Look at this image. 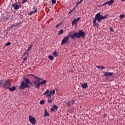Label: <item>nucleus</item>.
Instances as JSON below:
<instances>
[{
  "instance_id": "2",
  "label": "nucleus",
  "mask_w": 125,
  "mask_h": 125,
  "mask_svg": "<svg viewBox=\"0 0 125 125\" xmlns=\"http://www.w3.org/2000/svg\"><path fill=\"white\" fill-rule=\"evenodd\" d=\"M0 87L9 89L10 91H14V90H16V87L12 86L11 87V83L9 80L3 79L0 80Z\"/></svg>"
},
{
  "instance_id": "30",
  "label": "nucleus",
  "mask_w": 125,
  "mask_h": 125,
  "mask_svg": "<svg viewBox=\"0 0 125 125\" xmlns=\"http://www.w3.org/2000/svg\"><path fill=\"white\" fill-rule=\"evenodd\" d=\"M51 94H52V90H51L48 95L50 96V97H51Z\"/></svg>"
},
{
  "instance_id": "5",
  "label": "nucleus",
  "mask_w": 125,
  "mask_h": 125,
  "mask_svg": "<svg viewBox=\"0 0 125 125\" xmlns=\"http://www.w3.org/2000/svg\"><path fill=\"white\" fill-rule=\"evenodd\" d=\"M41 81H42V79L39 78V80L37 79V80L33 82V83L35 84L34 86L36 88H39L40 85H43V84H45L46 83V80H43L42 82H40Z\"/></svg>"
},
{
  "instance_id": "43",
  "label": "nucleus",
  "mask_w": 125,
  "mask_h": 125,
  "mask_svg": "<svg viewBox=\"0 0 125 125\" xmlns=\"http://www.w3.org/2000/svg\"><path fill=\"white\" fill-rule=\"evenodd\" d=\"M106 116H107V114H104V118H106Z\"/></svg>"
},
{
  "instance_id": "42",
  "label": "nucleus",
  "mask_w": 125,
  "mask_h": 125,
  "mask_svg": "<svg viewBox=\"0 0 125 125\" xmlns=\"http://www.w3.org/2000/svg\"><path fill=\"white\" fill-rule=\"evenodd\" d=\"M14 27L13 24H12V25H11V26L10 27V29H12V27Z\"/></svg>"
},
{
  "instance_id": "45",
  "label": "nucleus",
  "mask_w": 125,
  "mask_h": 125,
  "mask_svg": "<svg viewBox=\"0 0 125 125\" xmlns=\"http://www.w3.org/2000/svg\"><path fill=\"white\" fill-rule=\"evenodd\" d=\"M14 27H17V26H18L17 24H15L13 25Z\"/></svg>"
},
{
  "instance_id": "16",
  "label": "nucleus",
  "mask_w": 125,
  "mask_h": 125,
  "mask_svg": "<svg viewBox=\"0 0 125 125\" xmlns=\"http://www.w3.org/2000/svg\"><path fill=\"white\" fill-rule=\"evenodd\" d=\"M53 55L55 56V57H57V56H58V53H57V51H54V52L53 53Z\"/></svg>"
},
{
  "instance_id": "1",
  "label": "nucleus",
  "mask_w": 125,
  "mask_h": 125,
  "mask_svg": "<svg viewBox=\"0 0 125 125\" xmlns=\"http://www.w3.org/2000/svg\"><path fill=\"white\" fill-rule=\"evenodd\" d=\"M70 38H71V40H75L76 38L77 39L85 38V33L83 31V30H80L78 32H74L73 34L65 36L62 40L61 45H63V44L67 43V42H68Z\"/></svg>"
},
{
  "instance_id": "51",
  "label": "nucleus",
  "mask_w": 125,
  "mask_h": 125,
  "mask_svg": "<svg viewBox=\"0 0 125 125\" xmlns=\"http://www.w3.org/2000/svg\"><path fill=\"white\" fill-rule=\"evenodd\" d=\"M27 125H30V124H28Z\"/></svg>"
},
{
  "instance_id": "33",
  "label": "nucleus",
  "mask_w": 125,
  "mask_h": 125,
  "mask_svg": "<svg viewBox=\"0 0 125 125\" xmlns=\"http://www.w3.org/2000/svg\"><path fill=\"white\" fill-rule=\"evenodd\" d=\"M25 2H27V0H23L21 2L22 3H25Z\"/></svg>"
},
{
  "instance_id": "46",
  "label": "nucleus",
  "mask_w": 125,
  "mask_h": 125,
  "mask_svg": "<svg viewBox=\"0 0 125 125\" xmlns=\"http://www.w3.org/2000/svg\"><path fill=\"white\" fill-rule=\"evenodd\" d=\"M104 5H105V3L102 4V6H104Z\"/></svg>"
},
{
  "instance_id": "11",
  "label": "nucleus",
  "mask_w": 125,
  "mask_h": 125,
  "mask_svg": "<svg viewBox=\"0 0 125 125\" xmlns=\"http://www.w3.org/2000/svg\"><path fill=\"white\" fill-rule=\"evenodd\" d=\"M12 7H15L14 8L15 10H17V9H19V8H20V7H19V5L17 4L16 3L15 4H12Z\"/></svg>"
},
{
  "instance_id": "8",
  "label": "nucleus",
  "mask_w": 125,
  "mask_h": 125,
  "mask_svg": "<svg viewBox=\"0 0 125 125\" xmlns=\"http://www.w3.org/2000/svg\"><path fill=\"white\" fill-rule=\"evenodd\" d=\"M114 75V72H104V77H112Z\"/></svg>"
},
{
  "instance_id": "27",
  "label": "nucleus",
  "mask_w": 125,
  "mask_h": 125,
  "mask_svg": "<svg viewBox=\"0 0 125 125\" xmlns=\"http://www.w3.org/2000/svg\"><path fill=\"white\" fill-rule=\"evenodd\" d=\"M11 43L10 42H8L5 44V46H8V45H10Z\"/></svg>"
},
{
  "instance_id": "14",
  "label": "nucleus",
  "mask_w": 125,
  "mask_h": 125,
  "mask_svg": "<svg viewBox=\"0 0 125 125\" xmlns=\"http://www.w3.org/2000/svg\"><path fill=\"white\" fill-rule=\"evenodd\" d=\"M27 76H31L32 77H33L34 78H35V79H36L37 81L38 80H40V78L38 77V76H35L34 74H28Z\"/></svg>"
},
{
  "instance_id": "31",
  "label": "nucleus",
  "mask_w": 125,
  "mask_h": 125,
  "mask_svg": "<svg viewBox=\"0 0 125 125\" xmlns=\"http://www.w3.org/2000/svg\"><path fill=\"white\" fill-rule=\"evenodd\" d=\"M109 30H110V32H114V28H113L112 27H110Z\"/></svg>"
},
{
  "instance_id": "21",
  "label": "nucleus",
  "mask_w": 125,
  "mask_h": 125,
  "mask_svg": "<svg viewBox=\"0 0 125 125\" xmlns=\"http://www.w3.org/2000/svg\"><path fill=\"white\" fill-rule=\"evenodd\" d=\"M32 47H33V45L32 44L30 45L29 47H28V49L26 50L30 52V51L31 50V48H32Z\"/></svg>"
},
{
  "instance_id": "19",
  "label": "nucleus",
  "mask_w": 125,
  "mask_h": 125,
  "mask_svg": "<svg viewBox=\"0 0 125 125\" xmlns=\"http://www.w3.org/2000/svg\"><path fill=\"white\" fill-rule=\"evenodd\" d=\"M98 69H100V70H102V69H105V67L103 66H96Z\"/></svg>"
},
{
  "instance_id": "47",
  "label": "nucleus",
  "mask_w": 125,
  "mask_h": 125,
  "mask_svg": "<svg viewBox=\"0 0 125 125\" xmlns=\"http://www.w3.org/2000/svg\"><path fill=\"white\" fill-rule=\"evenodd\" d=\"M125 0H121V1H125Z\"/></svg>"
},
{
  "instance_id": "40",
  "label": "nucleus",
  "mask_w": 125,
  "mask_h": 125,
  "mask_svg": "<svg viewBox=\"0 0 125 125\" xmlns=\"http://www.w3.org/2000/svg\"><path fill=\"white\" fill-rule=\"evenodd\" d=\"M104 4H105V5H107V4H109L108 1H107L105 2L104 3Z\"/></svg>"
},
{
  "instance_id": "25",
  "label": "nucleus",
  "mask_w": 125,
  "mask_h": 125,
  "mask_svg": "<svg viewBox=\"0 0 125 125\" xmlns=\"http://www.w3.org/2000/svg\"><path fill=\"white\" fill-rule=\"evenodd\" d=\"M119 18H120V19H123V18H125V15L124 14L120 15L119 16Z\"/></svg>"
},
{
  "instance_id": "37",
  "label": "nucleus",
  "mask_w": 125,
  "mask_h": 125,
  "mask_svg": "<svg viewBox=\"0 0 125 125\" xmlns=\"http://www.w3.org/2000/svg\"><path fill=\"white\" fill-rule=\"evenodd\" d=\"M27 57L26 56L25 58H24L23 60V61H26V60H27Z\"/></svg>"
},
{
  "instance_id": "4",
  "label": "nucleus",
  "mask_w": 125,
  "mask_h": 125,
  "mask_svg": "<svg viewBox=\"0 0 125 125\" xmlns=\"http://www.w3.org/2000/svg\"><path fill=\"white\" fill-rule=\"evenodd\" d=\"M29 84L30 85H33V83H31L30 81V79L28 78H23V81L21 82L20 85V89H24V88H30V86Z\"/></svg>"
},
{
  "instance_id": "48",
  "label": "nucleus",
  "mask_w": 125,
  "mask_h": 125,
  "mask_svg": "<svg viewBox=\"0 0 125 125\" xmlns=\"http://www.w3.org/2000/svg\"><path fill=\"white\" fill-rule=\"evenodd\" d=\"M7 19H8V18H6L5 19V20H7Z\"/></svg>"
},
{
  "instance_id": "36",
  "label": "nucleus",
  "mask_w": 125,
  "mask_h": 125,
  "mask_svg": "<svg viewBox=\"0 0 125 125\" xmlns=\"http://www.w3.org/2000/svg\"><path fill=\"white\" fill-rule=\"evenodd\" d=\"M59 26H60V23L57 24L56 26V28H58V27H59Z\"/></svg>"
},
{
  "instance_id": "15",
  "label": "nucleus",
  "mask_w": 125,
  "mask_h": 125,
  "mask_svg": "<svg viewBox=\"0 0 125 125\" xmlns=\"http://www.w3.org/2000/svg\"><path fill=\"white\" fill-rule=\"evenodd\" d=\"M44 117H49V113H47L46 109H44Z\"/></svg>"
},
{
  "instance_id": "49",
  "label": "nucleus",
  "mask_w": 125,
  "mask_h": 125,
  "mask_svg": "<svg viewBox=\"0 0 125 125\" xmlns=\"http://www.w3.org/2000/svg\"><path fill=\"white\" fill-rule=\"evenodd\" d=\"M7 36V33L6 34L5 36Z\"/></svg>"
},
{
  "instance_id": "50",
  "label": "nucleus",
  "mask_w": 125,
  "mask_h": 125,
  "mask_svg": "<svg viewBox=\"0 0 125 125\" xmlns=\"http://www.w3.org/2000/svg\"><path fill=\"white\" fill-rule=\"evenodd\" d=\"M83 0H81V1H83Z\"/></svg>"
},
{
  "instance_id": "24",
  "label": "nucleus",
  "mask_w": 125,
  "mask_h": 125,
  "mask_svg": "<svg viewBox=\"0 0 125 125\" xmlns=\"http://www.w3.org/2000/svg\"><path fill=\"white\" fill-rule=\"evenodd\" d=\"M48 93H49V90L48 89L46 90V91L43 94V95H46Z\"/></svg>"
},
{
  "instance_id": "20",
  "label": "nucleus",
  "mask_w": 125,
  "mask_h": 125,
  "mask_svg": "<svg viewBox=\"0 0 125 125\" xmlns=\"http://www.w3.org/2000/svg\"><path fill=\"white\" fill-rule=\"evenodd\" d=\"M48 58H49V60H51V61H52V60H53V59H54V57H53V56H51V55H49L48 56Z\"/></svg>"
},
{
  "instance_id": "29",
  "label": "nucleus",
  "mask_w": 125,
  "mask_h": 125,
  "mask_svg": "<svg viewBox=\"0 0 125 125\" xmlns=\"http://www.w3.org/2000/svg\"><path fill=\"white\" fill-rule=\"evenodd\" d=\"M52 1V3L53 4H55V3H56V0H51Z\"/></svg>"
},
{
  "instance_id": "10",
  "label": "nucleus",
  "mask_w": 125,
  "mask_h": 125,
  "mask_svg": "<svg viewBox=\"0 0 125 125\" xmlns=\"http://www.w3.org/2000/svg\"><path fill=\"white\" fill-rule=\"evenodd\" d=\"M57 109H58V106L56 104H54L53 105V108H51V112H55V110H57Z\"/></svg>"
},
{
  "instance_id": "6",
  "label": "nucleus",
  "mask_w": 125,
  "mask_h": 125,
  "mask_svg": "<svg viewBox=\"0 0 125 125\" xmlns=\"http://www.w3.org/2000/svg\"><path fill=\"white\" fill-rule=\"evenodd\" d=\"M29 121L32 124V125H36V118L35 117H32V116H29Z\"/></svg>"
},
{
  "instance_id": "35",
  "label": "nucleus",
  "mask_w": 125,
  "mask_h": 125,
  "mask_svg": "<svg viewBox=\"0 0 125 125\" xmlns=\"http://www.w3.org/2000/svg\"><path fill=\"white\" fill-rule=\"evenodd\" d=\"M48 103H51V102H52V101L51 99H48Z\"/></svg>"
},
{
  "instance_id": "3",
  "label": "nucleus",
  "mask_w": 125,
  "mask_h": 125,
  "mask_svg": "<svg viewBox=\"0 0 125 125\" xmlns=\"http://www.w3.org/2000/svg\"><path fill=\"white\" fill-rule=\"evenodd\" d=\"M108 15L105 14L104 16H103L100 14V12L98 13L95 16V18L93 21V26L94 27H96V28H98L99 27V23L102 20L104 19H106ZM98 21V22H96V21Z\"/></svg>"
},
{
  "instance_id": "12",
  "label": "nucleus",
  "mask_w": 125,
  "mask_h": 125,
  "mask_svg": "<svg viewBox=\"0 0 125 125\" xmlns=\"http://www.w3.org/2000/svg\"><path fill=\"white\" fill-rule=\"evenodd\" d=\"M71 104H74V100H71V101L68 102L66 104L67 107H71Z\"/></svg>"
},
{
  "instance_id": "9",
  "label": "nucleus",
  "mask_w": 125,
  "mask_h": 125,
  "mask_svg": "<svg viewBox=\"0 0 125 125\" xmlns=\"http://www.w3.org/2000/svg\"><path fill=\"white\" fill-rule=\"evenodd\" d=\"M33 9L34 11H31L30 12L28 13V15H33V14H35V13H36V12H37L38 9L37 8V7L34 6L33 7Z\"/></svg>"
},
{
  "instance_id": "18",
  "label": "nucleus",
  "mask_w": 125,
  "mask_h": 125,
  "mask_svg": "<svg viewBox=\"0 0 125 125\" xmlns=\"http://www.w3.org/2000/svg\"><path fill=\"white\" fill-rule=\"evenodd\" d=\"M108 1V5H111V4H113V3H114V0H110Z\"/></svg>"
},
{
  "instance_id": "13",
  "label": "nucleus",
  "mask_w": 125,
  "mask_h": 125,
  "mask_svg": "<svg viewBox=\"0 0 125 125\" xmlns=\"http://www.w3.org/2000/svg\"><path fill=\"white\" fill-rule=\"evenodd\" d=\"M81 86L82 88H86V87H88V85H87V83H83L82 84Z\"/></svg>"
},
{
  "instance_id": "28",
  "label": "nucleus",
  "mask_w": 125,
  "mask_h": 125,
  "mask_svg": "<svg viewBox=\"0 0 125 125\" xmlns=\"http://www.w3.org/2000/svg\"><path fill=\"white\" fill-rule=\"evenodd\" d=\"M40 104L41 105H42V104H44V100H42L40 101Z\"/></svg>"
},
{
  "instance_id": "41",
  "label": "nucleus",
  "mask_w": 125,
  "mask_h": 125,
  "mask_svg": "<svg viewBox=\"0 0 125 125\" xmlns=\"http://www.w3.org/2000/svg\"><path fill=\"white\" fill-rule=\"evenodd\" d=\"M73 11V10H71L69 13H68V14H71V13Z\"/></svg>"
},
{
  "instance_id": "32",
  "label": "nucleus",
  "mask_w": 125,
  "mask_h": 125,
  "mask_svg": "<svg viewBox=\"0 0 125 125\" xmlns=\"http://www.w3.org/2000/svg\"><path fill=\"white\" fill-rule=\"evenodd\" d=\"M22 23H23V21H21V22L18 23L17 24V25H18V26H19L21 24H22Z\"/></svg>"
},
{
  "instance_id": "26",
  "label": "nucleus",
  "mask_w": 125,
  "mask_h": 125,
  "mask_svg": "<svg viewBox=\"0 0 125 125\" xmlns=\"http://www.w3.org/2000/svg\"><path fill=\"white\" fill-rule=\"evenodd\" d=\"M19 16H20V19H23V15L22 14H21V13H20L19 14Z\"/></svg>"
},
{
  "instance_id": "38",
  "label": "nucleus",
  "mask_w": 125,
  "mask_h": 125,
  "mask_svg": "<svg viewBox=\"0 0 125 125\" xmlns=\"http://www.w3.org/2000/svg\"><path fill=\"white\" fill-rule=\"evenodd\" d=\"M46 97H47V98H49V97H50V96L49 94L46 95Z\"/></svg>"
},
{
  "instance_id": "44",
  "label": "nucleus",
  "mask_w": 125,
  "mask_h": 125,
  "mask_svg": "<svg viewBox=\"0 0 125 125\" xmlns=\"http://www.w3.org/2000/svg\"><path fill=\"white\" fill-rule=\"evenodd\" d=\"M69 72H70V73H73V69H70V70H69Z\"/></svg>"
},
{
  "instance_id": "39",
  "label": "nucleus",
  "mask_w": 125,
  "mask_h": 125,
  "mask_svg": "<svg viewBox=\"0 0 125 125\" xmlns=\"http://www.w3.org/2000/svg\"><path fill=\"white\" fill-rule=\"evenodd\" d=\"M75 8H77V7H76V6H74V7H73V8L71 10H72V11H74V10H75Z\"/></svg>"
},
{
  "instance_id": "7",
  "label": "nucleus",
  "mask_w": 125,
  "mask_h": 125,
  "mask_svg": "<svg viewBox=\"0 0 125 125\" xmlns=\"http://www.w3.org/2000/svg\"><path fill=\"white\" fill-rule=\"evenodd\" d=\"M81 19V18L78 17L77 19H74V20L72 21L71 24L72 26H77L78 25V22H79V20Z\"/></svg>"
},
{
  "instance_id": "22",
  "label": "nucleus",
  "mask_w": 125,
  "mask_h": 125,
  "mask_svg": "<svg viewBox=\"0 0 125 125\" xmlns=\"http://www.w3.org/2000/svg\"><path fill=\"white\" fill-rule=\"evenodd\" d=\"M63 31L62 29H61L60 30H59L58 32L59 36H60V35H61V34H62L63 33Z\"/></svg>"
},
{
  "instance_id": "34",
  "label": "nucleus",
  "mask_w": 125,
  "mask_h": 125,
  "mask_svg": "<svg viewBox=\"0 0 125 125\" xmlns=\"http://www.w3.org/2000/svg\"><path fill=\"white\" fill-rule=\"evenodd\" d=\"M52 94H53V95L54 94H55V90H52Z\"/></svg>"
},
{
  "instance_id": "17",
  "label": "nucleus",
  "mask_w": 125,
  "mask_h": 125,
  "mask_svg": "<svg viewBox=\"0 0 125 125\" xmlns=\"http://www.w3.org/2000/svg\"><path fill=\"white\" fill-rule=\"evenodd\" d=\"M29 51H26L24 53H23V56H26H26L27 57V56H29Z\"/></svg>"
},
{
  "instance_id": "23",
  "label": "nucleus",
  "mask_w": 125,
  "mask_h": 125,
  "mask_svg": "<svg viewBox=\"0 0 125 125\" xmlns=\"http://www.w3.org/2000/svg\"><path fill=\"white\" fill-rule=\"evenodd\" d=\"M82 1H81V0H80V2H77L76 3V5H75V7H77V6H79V4H80V3H82Z\"/></svg>"
}]
</instances>
